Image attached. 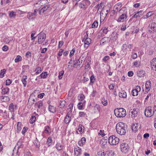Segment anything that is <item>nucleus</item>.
<instances>
[{
  "label": "nucleus",
  "instance_id": "1",
  "mask_svg": "<svg viewBox=\"0 0 156 156\" xmlns=\"http://www.w3.org/2000/svg\"><path fill=\"white\" fill-rule=\"evenodd\" d=\"M115 128L117 133L121 135H124L126 133V128L123 122H119L117 123Z\"/></svg>",
  "mask_w": 156,
  "mask_h": 156
},
{
  "label": "nucleus",
  "instance_id": "2",
  "mask_svg": "<svg viewBox=\"0 0 156 156\" xmlns=\"http://www.w3.org/2000/svg\"><path fill=\"white\" fill-rule=\"evenodd\" d=\"M115 115L118 117H123L126 115V111L123 108H119L115 109L114 110Z\"/></svg>",
  "mask_w": 156,
  "mask_h": 156
},
{
  "label": "nucleus",
  "instance_id": "3",
  "mask_svg": "<svg viewBox=\"0 0 156 156\" xmlns=\"http://www.w3.org/2000/svg\"><path fill=\"white\" fill-rule=\"evenodd\" d=\"M155 108L151 106L147 107L144 111L145 115L147 117H151L152 116L154 112Z\"/></svg>",
  "mask_w": 156,
  "mask_h": 156
},
{
  "label": "nucleus",
  "instance_id": "4",
  "mask_svg": "<svg viewBox=\"0 0 156 156\" xmlns=\"http://www.w3.org/2000/svg\"><path fill=\"white\" fill-rule=\"evenodd\" d=\"M51 8L49 5H47L44 6L39 10V13L40 15H47L49 14V12L51 10Z\"/></svg>",
  "mask_w": 156,
  "mask_h": 156
},
{
  "label": "nucleus",
  "instance_id": "5",
  "mask_svg": "<svg viewBox=\"0 0 156 156\" xmlns=\"http://www.w3.org/2000/svg\"><path fill=\"white\" fill-rule=\"evenodd\" d=\"M119 141V139L115 136H111L108 139V142L111 145H115L118 144Z\"/></svg>",
  "mask_w": 156,
  "mask_h": 156
},
{
  "label": "nucleus",
  "instance_id": "6",
  "mask_svg": "<svg viewBox=\"0 0 156 156\" xmlns=\"http://www.w3.org/2000/svg\"><path fill=\"white\" fill-rule=\"evenodd\" d=\"M37 37H38L37 42L39 44H41L46 39V34L43 32H41L38 34Z\"/></svg>",
  "mask_w": 156,
  "mask_h": 156
},
{
  "label": "nucleus",
  "instance_id": "7",
  "mask_svg": "<svg viewBox=\"0 0 156 156\" xmlns=\"http://www.w3.org/2000/svg\"><path fill=\"white\" fill-rule=\"evenodd\" d=\"M121 151L125 154L127 153L129 149V147L127 144L122 143L120 145Z\"/></svg>",
  "mask_w": 156,
  "mask_h": 156
},
{
  "label": "nucleus",
  "instance_id": "8",
  "mask_svg": "<svg viewBox=\"0 0 156 156\" xmlns=\"http://www.w3.org/2000/svg\"><path fill=\"white\" fill-rule=\"evenodd\" d=\"M90 4V2L89 0H83L80 3L79 5L81 8L85 9Z\"/></svg>",
  "mask_w": 156,
  "mask_h": 156
},
{
  "label": "nucleus",
  "instance_id": "9",
  "mask_svg": "<svg viewBox=\"0 0 156 156\" xmlns=\"http://www.w3.org/2000/svg\"><path fill=\"white\" fill-rule=\"evenodd\" d=\"M148 32L150 33H153L156 31V23H153L149 24L148 27Z\"/></svg>",
  "mask_w": 156,
  "mask_h": 156
},
{
  "label": "nucleus",
  "instance_id": "10",
  "mask_svg": "<svg viewBox=\"0 0 156 156\" xmlns=\"http://www.w3.org/2000/svg\"><path fill=\"white\" fill-rule=\"evenodd\" d=\"M122 14L120 16L118 19L117 20L118 22H123L127 18V16L126 13L124 12L123 13L122 12Z\"/></svg>",
  "mask_w": 156,
  "mask_h": 156
},
{
  "label": "nucleus",
  "instance_id": "11",
  "mask_svg": "<svg viewBox=\"0 0 156 156\" xmlns=\"http://www.w3.org/2000/svg\"><path fill=\"white\" fill-rule=\"evenodd\" d=\"M140 128V125L139 124L137 123H133L132 125L131 126V129L132 130L136 133L138 129H139Z\"/></svg>",
  "mask_w": 156,
  "mask_h": 156
},
{
  "label": "nucleus",
  "instance_id": "12",
  "mask_svg": "<svg viewBox=\"0 0 156 156\" xmlns=\"http://www.w3.org/2000/svg\"><path fill=\"white\" fill-rule=\"evenodd\" d=\"M88 34H87L86 35L84 36L83 39V40H84V47H86V45H88L91 42V40L90 38H87Z\"/></svg>",
  "mask_w": 156,
  "mask_h": 156
},
{
  "label": "nucleus",
  "instance_id": "13",
  "mask_svg": "<svg viewBox=\"0 0 156 156\" xmlns=\"http://www.w3.org/2000/svg\"><path fill=\"white\" fill-rule=\"evenodd\" d=\"M74 154L76 155V156H80L82 154V151L81 148L79 147H75L74 149Z\"/></svg>",
  "mask_w": 156,
  "mask_h": 156
},
{
  "label": "nucleus",
  "instance_id": "14",
  "mask_svg": "<svg viewBox=\"0 0 156 156\" xmlns=\"http://www.w3.org/2000/svg\"><path fill=\"white\" fill-rule=\"evenodd\" d=\"M129 112L131 113L129 115H131V117L132 118H135L137 115V111L136 109H131Z\"/></svg>",
  "mask_w": 156,
  "mask_h": 156
},
{
  "label": "nucleus",
  "instance_id": "15",
  "mask_svg": "<svg viewBox=\"0 0 156 156\" xmlns=\"http://www.w3.org/2000/svg\"><path fill=\"white\" fill-rule=\"evenodd\" d=\"M133 45L132 44H129L127 45L126 44H124L122 46V49L125 51L127 50V49H131L133 48Z\"/></svg>",
  "mask_w": 156,
  "mask_h": 156
},
{
  "label": "nucleus",
  "instance_id": "16",
  "mask_svg": "<svg viewBox=\"0 0 156 156\" xmlns=\"http://www.w3.org/2000/svg\"><path fill=\"white\" fill-rule=\"evenodd\" d=\"M83 58V57H82V58L80 57L78 59H77V60H76V62H75L74 63V66H75L76 65L80 66L82 63L83 60L82 59Z\"/></svg>",
  "mask_w": 156,
  "mask_h": 156
},
{
  "label": "nucleus",
  "instance_id": "17",
  "mask_svg": "<svg viewBox=\"0 0 156 156\" xmlns=\"http://www.w3.org/2000/svg\"><path fill=\"white\" fill-rule=\"evenodd\" d=\"M151 65L152 66V69L156 70V58L153 59L151 62Z\"/></svg>",
  "mask_w": 156,
  "mask_h": 156
},
{
  "label": "nucleus",
  "instance_id": "18",
  "mask_svg": "<svg viewBox=\"0 0 156 156\" xmlns=\"http://www.w3.org/2000/svg\"><path fill=\"white\" fill-rule=\"evenodd\" d=\"M48 110L49 112L52 113H54L56 112V108L50 105L48 106Z\"/></svg>",
  "mask_w": 156,
  "mask_h": 156
},
{
  "label": "nucleus",
  "instance_id": "19",
  "mask_svg": "<svg viewBox=\"0 0 156 156\" xmlns=\"http://www.w3.org/2000/svg\"><path fill=\"white\" fill-rule=\"evenodd\" d=\"M145 73V72L143 70H140L137 72V75L140 77H144V76Z\"/></svg>",
  "mask_w": 156,
  "mask_h": 156
},
{
  "label": "nucleus",
  "instance_id": "20",
  "mask_svg": "<svg viewBox=\"0 0 156 156\" xmlns=\"http://www.w3.org/2000/svg\"><path fill=\"white\" fill-rule=\"evenodd\" d=\"M27 76L26 75H23L21 79V81L23 84V86L25 87L26 86L27 84Z\"/></svg>",
  "mask_w": 156,
  "mask_h": 156
},
{
  "label": "nucleus",
  "instance_id": "21",
  "mask_svg": "<svg viewBox=\"0 0 156 156\" xmlns=\"http://www.w3.org/2000/svg\"><path fill=\"white\" fill-rule=\"evenodd\" d=\"M93 107L95 112H96L97 111L100 112L101 109L100 105L97 104H95Z\"/></svg>",
  "mask_w": 156,
  "mask_h": 156
},
{
  "label": "nucleus",
  "instance_id": "22",
  "mask_svg": "<svg viewBox=\"0 0 156 156\" xmlns=\"http://www.w3.org/2000/svg\"><path fill=\"white\" fill-rule=\"evenodd\" d=\"M151 81H147L146 82L145 84L146 88L148 91L150 90L151 87Z\"/></svg>",
  "mask_w": 156,
  "mask_h": 156
},
{
  "label": "nucleus",
  "instance_id": "23",
  "mask_svg": "<svg viewBox=\"0 0 156 156\" xmlns=\"http://www.w3.org/2000/svg\"><path fill=\"white\" fill-rule=\"evenodd\" d=\"M115 10L116 11L119 10V12L120 13H122V11H125V8L123 7L121 9H120V8L119 7L117 6V5H115L114 6Z\"/></svg>",
  "mask_w": 156,
  "mask_h": 156
},
{
  "label": "nucleus",
  "instance_id": "24",
  "mask_svg": "<svg viewBox=\"0 0 156 156\" xmlns=\"http://www.w3.org/2000/svg\"><path fill=\"white\" fill-rule=\"evenodd\" d=\"M86 141V139L84 137H82L81 140L79 141L78 144L80 146H83Z\"/></svg>",
  "mask_w": 156,
  "mask_h": 156
},
{
  "label": "nucleus",
  "instance_id": "25",
  "mask_svg": "<svg viewBox=\"0 0 156 156\" xmlns=\"http://www.w3.org/2000/svg\"><path fill=\"white\" fill-rule=\"evenodd\" d=\"M115 153L112 150L108 151H106V156H114Z\"/></svg>",
  "mask_w": 156,
  "mask_h": 156
},
{
  "label": "nucleus",
  "instance_id": "26",
  "mask_svg": "<svg viewBox=\"0 0 156 156\" xmlns=\"http://www.w3.org/2000/svg\"><path fill=\"white\" fill-rule=\"evenodd\" d=\"M117 38V34L116 32H113L111 34L110 39L112 40H116Z\"/></svg>",
  "mask_w": 156,
  "mask_h": 156
},
{
  "label": "nucleus",
  "instance_id": "27",
  "mask_svg": "<svg viewBox=\"0 0 156 156\" xmlns=\"http://www.w3.org/2000/svg\"><path fill=\"white\" fill-rule=\"evenodd\" d=\"M21 123L20 122H18L17 123V132L19 133L20 131L21 130L22 128L21 127Z\"/></svg>",
  "mask_w": 156,
  "mask_h": 156
},
{
  "label": "nucleus",
  "instance_id": "28",
  "mask_svg": "<svg viewBox=\"0 0 156 156\" xmlns=\"http://www.w3.org/2000/svg\"><path fill=\"white\" fill-rule=\"evenodd\" d=\"M119 96L121 98H125L126 97V92L124 91H122L121 92L119 93Z\"/></svg>",
  "mask_w": 156,
  "mask_h": 156
},
{
  "label": "nucleus",
  "instance_id": "29",
  "mask_svg": "<svg viewBox=\"0 0 156 156\" xmlns=\"http://www.w3.org/2000/svg\"><path fill=\"white\" fill-rule=\"evenodd\" d=\"M142 12V11H140L138 12L137 13H136L133 16V18H137L138 17H140V16L142 15L141 13Z\"/></svg>",
  "mask_w": 156,
  "mask_h": 156
},
{
  "label": "nucleus",
  "instance_id": "30",
  "mask_svg": "<svg viewBox=\"0 0 156 156\" xmlns=\"http://www.w3.org/2000/svg\"><path fill=\"white\" fill-rule=\"evenodd\" d=\"M6 72V70L5 69H2L0 73V77L3 78L4 76V75Z\"/></svg>",
  "mask_w": 156,
  "mask_h": 156
},
{
  "label": "nucleus",
  "instance_id": "31",
  "mask_svg": "<svg viewBox=\"0 0 156 156\" xmlns=\"http://www.w3.org/2000/svg\"><path fill=\"white\" fill-rule=\"evenodd\" d=\"M35 105L38 107V108H40L43 105V102L41 101H38L35 103Z\"/></svg>",
  "mask_w": 156,
  "mask_h": 156
},
{
  "label": "nucleus",
  "instance_id": "32",
  "mask_svg": "<svg viewBox=\"0 0 156 156\" xmlns=\"http://www.w3.org/2000/svg\"><path fill=\"white\" fill-rule=\"evenodd\" d=\"M65 103L66 101H65L64 100L61 101L60 102V105L59 106V107L60 108H63L65 106Z\"/></svg>",
  "mask_w": 156,
  "mask_h": 156
},
{
  "label": "nucleus",
  "instance_id": "33",
  "mask_svg": "<svg viewBox=\"0 0 156 156\" xmlns=\"http://www.w3.org/2000/svg\"><path fill=\"white\" fill-rule=\"evenodd\" d=\"M56 149L59 151L62 150L63 148V146L60 143H58L56 145Z\"/></svg>",
  "mask_w": 156,
  "mask_h": 156
},
{
  "label": "nucleus",
  "instance_id": "34",
  "mask_svg": "<svg viewBox=\"0 0 156 156\" xmlns=\"http://www.w3.org/2000/svg\"><path fill=\"white\" fill-rule=\"evenodd\" d=\"M84 104L83 103H82V102H79L77 105L78 108L79 110H82L83 109V107Z\"/></svg>",
  "mask_w": 156,
  "mask_h": 156
},
{
  "label": "nucleus",
  "instance_id": "35",
  "mask_svg": "<svg viewBox=\"0 0 156 156\" xmlns=\"http://www.w3.org/2000/svg\"><path fill=\"white\" fill-rule=\"evenodd\" d=\"M38 2L40 4V5L42 6L45 5L47 3L48 1L47 0H40Z\"/></svg>",
  "mask_w": 156,
  "mask_h": 156
},
{
  "label": "nucleus",
  "instance_id": "36",
  "mask_svg": "<svg viewBox=\"0 0 156 156\" xmlns=\"http://www.w3.org/2000/svg\"><path fill=\"white\" fill-rule=\"evenodd\" d=\"M34 143V145H35L37 148L38 149L40 147V142H39L37 139L36 140H35Z\"/></svg>",
  "mask_w": 156,
  "mask_h": 156
},
{
  "label": "nucleus",
  "instance_id": "37",
  "mask_svg": "<svg viewBox=\"0 0 156 156\" xmlns=\"http://www.w3.org/2000/svg\"><path fill=\"white\" fill-rule=\"evenodd\" d=\"M48 74L47 73V72H45L44 73H42L40 75V76L41 77V78H46Z\"/></svg>",
  "mask_w": 156,
  "mask_h": 156
},
{
  "label": "nucleus",
  "instance_id": "38",
  "mask_svg": "<svg viewBox=\"0 0 156 156\" xmlns=\"http://www.w3.org/2000/svg\"><path fill=\"white\" fill-rule=\"evenodd\" d=\"M9 90V89L7 87H6L2 90V93L3 94H6L8 92Z\"/></svg>",
  "mask_w": 156,
  "mask_h": 156
},
{
  "label": "nucleus",
  "instance_id": "39",
  "mask_svg": "<svg viewBox=\"0 0 156 156\" xmlns=\"http://www.w3.org/2000/svg\"><path fill=\"white\" fill-rule=\"evenodd\" d=\"M22 60V57L20 55H17L15 59V62H17Z\"/></svg>",
  "mask_w": 156,
  "mask_h": 156
},
{
  "label": "nucleus",
  "instance_id": "40",
  "mask_svg": "<svg viewBox=\"0 0 156 156\" xmlns=\"http://www.w3.org/2000/svg\"><path fill=\"white\" fill-rule=\"evenodd\" d=\"M34 16V14L32 12H29L27 14V16L29 19L30 20L32 19V16Z\"/></svg>",
  "mask_w": 156,
  "mask_h": 156
},
{
  "label": "nucleus",
  "instance_id": "41",
  "mask_svg": "<svg viewBox=\"0 0 156 156\" xmlns=\"http://www.w3.org/2000/svg\"><path fill=\"white\" fill-rule=\"evenodd\" d=\"M64 73V71L63 70H62L59 72L58 78L59 80H61L62 78Z\"/></svg>",
  "mask_w": 156,
  "mask_h": 156
},
{
  "label": "nucleus",
  "instance_id": "42",
  "mask_svg": "<svg viewBox=\"0 0 156 156\" xmlns=\"http://www.w3.org/2000/svg\"><path fill=\"white\" fill-rule=\"evenodd\" d=\"M9 110L11 112H13L14 110V105L13 103H11L9 106Z\"/></svg>",
  "mask_w": 156,
  "mask_h": 156
},
{
  "label": "nucleus",
  "instance_id": "43",
  "mask_svg": "<svg viewBox=\"0 0 156 156\" xmlns=\"http://www.w3.org/2000/svg\"><path fill=\"white\" fill-rule=\"evenodd\" d=\"M102 31V32L105 34H107L108 32V30L107 28L106 27H103L100 30V31Z\"/></svg>",
  "mask_w": 156,
  "mask_h": 156
},
{
  "label": "nucleus",
  "instance_id": "44",
  "mask_svg": "<svg viewBox=\"0 0 156 156\" xmlns=\"http://www.w3.org/2000/svg\"><path fill=\"white\" fill-rule=\"evenodd\" d=\"M71 120V118H68L65 117V118L64 122L65 123L67 124L69 123L70 122Z\"/></svg>",
  "mask_w": 156,
  "mask_h": 156
},
{
  "label": "nucleus",
  "instance_id": "45",
  "mask_svg": "<svg viewBox=\"0 0 156 156\" xmlns=\"http://www.w3.org/2000/svg\"><path fill=\"white\" fill-rule=\"evenodd\" d=\"M98 26V23L97 21H94L92 25V27L93 28H96Z\"/></svg>",
  "mask_w": 156,
  "mask_h": 156
},
{
  "label": "nucleus",
  "instance_id": "46",
  "mask_svg": "<svg viewBox=\"0 0 156 156\" xmlns=\"http://www.w3.org/2000/svg\"><path fill=\"white\" fill-rule=\"evenodd\" d=\"M36 118L34 116H32L30 119V123H34L36 120Z\"/></svg>",
  "mask_w": 156,
  "mask_h": 156
},
{
  "label": "nucleus",
  "instance_id": "47",
  "mask_svg": "<svg viewBox=\"0 0 156 156\" xmlns=\"http://www.w3.org/2000/svg\"><path fill=\"white\" fill-rule=\"evenodd\" d=\"M95 78L94 76V74H92L90 77V82L91 83H94V82Z\"/></svg>",
  "mask_w": 156,
  "mask_h": 156
},
{
  "label": "nucleus",
  "instance_id": "48",
  "mask_svg": "<svg viewBox=\"0 0 156 156\" xmlns=\"http://www.w3.org/2000/svg\"><path fill=\"white\" fill-rule=\"evenodd\" d=\"M101 103L104 105L106 106L108 104V101L107 100H105L104 98H102Z\"/></svg>",
  "mask_w": 156,
  "mask_h": 156
},
{
  "label": "nucleus",
  "instance_id": "49",
  "mask_svg": "<svg viewBox=\"0 0 156 156\" xmlns=\"http://www.w3.org/2000/svg\"><path fill=\"white\" fill-rule=\"evenodd\" d=\"M83 128L84 127L83 126L80 124L79 125L78 130L80 132H83Z\"/></svg>",
  "mask_w": 156,
  "mask_h": 156
},
{
  "label": "nucleus",
  "instance_id": "50",
  "mask_svg": "<svg viewBox=\"0 0 156 156\" xmlns=\"http://www.w3.org/2000/svg\"><path fill=\"white\" fill-rule=\"evenodd\" d=\"M16 16V13L13 11H11L9 13V16L10 17H14Z\"/></svg>",
  "mask_w": 156,
  "mask_h": 156
},
{
  "label": "nucleus",
  "instance_id": "51",
  "mask_svg": "<svg viewBox=\"0 0 156 156\" xmlns=\"http://www.w3.org/2000/svg\"><path fill=\"white\" fill-rule=\"evenodd\" d=\"M41 68L40 67H37L36 68L35 71L37 74H38L41 71Z\"/></svg>",
  "mask_w": 156,
  "mask_h": 156
},
{
  "label": "nucleus",
  "instance_id": "52",
  "mask_svg": "<svg viewBox=\"0 0 156 156\" xmlns=\"http://www.w3.org/2000/svg\"><path fill=\"white\" fill-rule=\"evenodd\" d=\"M132 95L133 96H137L138 94V93L135 91V89L133 90L132 92Z\"/></svg>",
  "mask_w": 156,
  "mask_h": 156
},
{
  "label": "nucleus",
  "instance_id": "53",
  "mask_svg": "<svg viewBox=\"0 0 156 156\" xmlns=\"http://www.w3.org/2000/svg\"><path fill=\"white\" fill-rule=\"evenodd\" d=\"M84 95L83 94H81L80 95L78 99L79 100L82 101L84 99Z\"/></svg>",
  "mask_w": 156,
  "mask_h": 156
},
{
  "label": "nucleus",
  "instance_id": "54",
  "mask_svg": "<svg viewBox=\"0 0 156 156\" xmlns=\"http://www.w3.org/2000/svg\"><path fill=\"white\" fill-rule=\"evenodd\" d=\"M50 129V127L48 126H46L45 127L44 132L45 133H48L49 132L48 130Z\"/></svg>",
  "mask_w": 156,
  "mask_h": 156
},
{
  "label": "nucleus",
  "instance_id": "55",
  "mask_svg": "<svg viewBox=\"0 0 156 156\" xmlns=\"http://www.w3.org/2000/svg\"><path fill=\"white\" fill-rule=\"evenodd\" d=\"M63 44L64 42L63 41H60L58 42V48H61V47L63 45Z\"/></svg>",
  "mask_w": 156,
  "mask_h": 156
},
{
  "label": "nucleus",
  "instance_id": "56",
  "mask_svg": "<svg viewBox=\"0 0 156 156\" xmlns=\"http://www.w3.org/2000/svg\"><path fill=\"white\" fill-rule=\"evenodd\" d=\"M86 115V113L84 112H80L79 113V116L80 117H84Z\"/></svg>",
  "mask_w": 156,
  "mask_h": 156
},
{
  "label": "nucleus",
  "instance_id": "57",
  "mask_svg": "<svg viewBox=\"0 0 156 156\" xmlns=\"http://www.w3.org/2000/svg\"><path fill=\"white\" fill-rule=\"evenodd\" d=\"M75 48H74L71 51L69 54V56L70 57H71L73 55H74L75 51Z\"/></svg>",
  "mask_w": 156,
  "mask_h": 156
},
{
  "label": "nucleus",
  "instance_id": "58",
  "mask_svg": "<svg viewBox=\"0 0 156 156\" xmlns=\"http://www.w3.org/2000/svg\"><path fill=\"white\" fill-rule=\"evenodd\" d=\"M140 62L139 61H136L134 63V65L136 67L140 66Z\"/></svg>",
  "mask_w": 156,
  "mask_h": 156
},
{
  "label": "nucleus",
  "instance_id": "59",
  "mask_svg": "<svg viewBox=\"0 0 156 156\" xmlns=\"http://www.w3.org/2000/svg\"><path fill=\"white\" fill-rule=\"evenodd\" d=\"M135 91H137L138 93L140 92L141 90V87L140 86H137L136 87V88L135 89Z\"/></svg>",
  "mask_w": 156,
  "mask_h": 156
},
{
  "label": "nucleus",
  "instance_id": "60",
  "mask_svg": "<svg viewBox=\"0 0 156 156\" xmlns=\"http://www.w3.org/2000/svg\"><path fill=\"white\" fill-rule=\"evenodd\" d=\"M11 83V80L9 79H7L6 81L5 85H9Z\"/></svg>",
  "mask_w": 156,
  "mask_h": 156
},
{
  "label": "nucleus",
  "instance_id": "61",
  "mask_svg": "<svg viewBox=\"0 0 156 156\" xmlns=\"http://www.w3.org/2000/svg\"><path fill=\"white\" fill-rule=\"evenodd\" d=\"M27 128L26 127H24L23 129V130L22 131V133L23 134H24L25 133L27 132Z\"/></svg>",
  "mask_w": 156,
  "mask_h": 156
},
{
  "label": "nucleus",
  "instance_id": "62",
  "mask_svg": "<svg viewBox=\"0 0 156 156\" xmlns=\"http://www.w3.org/2000/svg\"><path fill=\"white\" fill-rule=\"evenodd\" d=\"M41 6L39 2L36 3L34 4V6L35 7H39V8H40Z\"/></svg>",
  "mask_w": 156,
  "mask_h": 156
},
{
  "label": "nucleus",
  "instance_id": "63",
  "mask_svg": "<svg viewBox=\"0 0 156 156\" xmlns=\"http://www.w3.org/2000/svg\"><path fill=\"white\" fill-rule=\"evenodd\" d=\"M100 132L98 133L99 135H101L102 136H103L105 135V134L104 133V130H101Z\"/></svg>",
  "mask_w": 156,
  "mask_h": 156
},
{
  "label": "nucleus",
  "instance_id": "64",
  "mask_svg": "<svg viewBox=\"0 0 156 156\" xmlns=\"http://www.w3.org/2000/svg\"><path fill=\"white\" fill-rule=\"evenodd\" d=\"M44 95V93H42L38 95V97L39 98H42Z\"/></svg>",
  "mask_w": 156,
  "mask_h": 156
}]
</instances>
